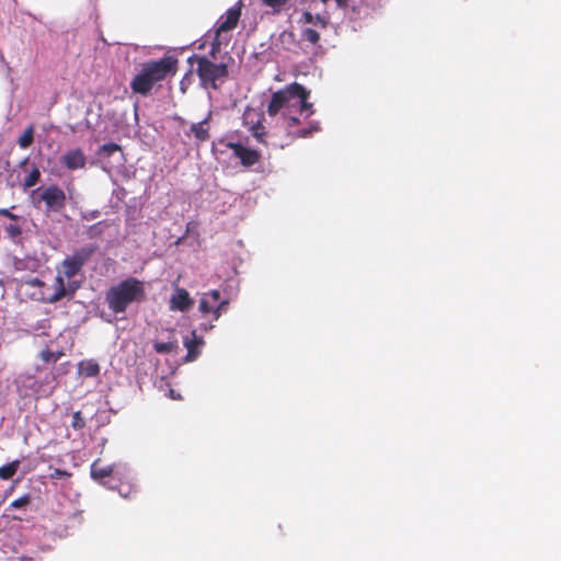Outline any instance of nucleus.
I'll return each instance as SVG.
<instances>
[{"label": "nucleus", "mask_w": 561, "mask_h": 561, "mask_svg": "<svg viewBox=\"0 0 561 561\" xmlns=\"http://www.w3.org/2000/svg\"><path fill=\"white\" fill-rule=\"evenodd\" d=\"M309 93L305 88L298 83H293L275 92L267 106V114L277 123H280L282 128L290 131V128L296 125L300 117H309L312 114V105L307 102Z\"/></svg>", "instance_id": "1"}, {"label": "nucleus", "mask_w": 561, "mask_h": 561, "mask_svg": "<svg viewBox=\"0 0 561 561\" xmlns=\"http://www.w3.org/2000/svg\"><path fill=\"white\" fill-rule=\"evenodd\" d=\"M144 297L145 287L142 282L130 277L107 291L106 302L115 313H123L130 304L140 301Z\"/></svg>", "instance_id": "2"}, {"label": "nucleus", "mask_w": 561, "mask_h": 561, "mask_svg": "<svg viewBox=\"0 0 561 561\" xmlns=\"http://www.w3.org/2000/svg\"><path fill=\"white\" fill-rule=\"evenodd\" d=\"M241 15L239 4L230 8L216 23L215 36L211 43L210 55L216 59L222 46H227L231 39L230 32L237 26Z\"/></svg>", "instance_id": "3"}, {"label": "nucleus", "mask_w": 561, "mask_h": 561, "mask_svg": "<svg viewBox=\"0 0 561 561\" xmlns=\"http://www.w3.org/2000/svg\"><path fill=\"white\" fill-rule=\"evenodd\" d=\"M190 61L197 64L196 72L201 84L204 88L217 89L228 76L227 65L225 62L216 64L203 56H193Z\"/></svg>", "instance_id": "4"}, {"label": "nucleus", "mask_w": 561, "mask_h": 561, "mask_svg": "<svg viewBox=\"0 0 561 561\" xmlns=\"http://www.w3.org/2000/svg\"><path fill=\"white\" fill-rule=\"evenodd\" d=\"M297 23L301 28V38L316 45L320 41V32L327 28L329 19L319 13L313 14L306 10L301 12Z\"/></svg>", "instance_id": "5"}, {"label": "nucleus", "mask_w": 561, "mask_h": 561, "mask_svg": "<svg viewBox=\"0 0 561 561\" xmlns=\"http://www.w3.org/2000/svg\"><path fill=\"white\" fill-rule=\"evenodd\" d=\"M264 114L257 108L248 107L243 113V124L249 128L252 136L262 144H267L266 137L271 134L276 135L277 131L266 130V126L263 124Z\"/></svg>", "instance_id": "6"}, {"label": "nucleus", "mask_w": 561, "mask_h": 561, "mask_svg": "<svg viewBox=\"0 0 561 561\" xmlns=\"http://www.w3.org/2000/svg\"><path fill=\"white\" fill-rule=\"evenodd\" d=\"M39 196L46 205L47 211H59L65 207L66 194L57 185H50L39 193V190H35L32 193V197Z\"/></svg>", "instance_id": "7"}, {"label": "nucleus", "mask_w": 561, "mask_h": 561, "mask_svg": "<svg viewBox=\"0 0 561 561\" xmlns=\"http://www.w3.org/2000/svg\"><path fill=\"white\" fill-rule=\"evenodd\" d=\"M54 375L48 374L42 380H36L32 377H20L18 379L19 386L27 388L31 392L25 391L24 394L33 393L42 397L49 396L54 390Z\"/></svg>", "instance_id": "8"}, {"label": "nucleus", "mask_w": 561, "mask_h": 561, "mask_svg": "<svg viewBox=\"0 0 561 561\" xmlns=\"http://www.w3.org/2000/svg\"><path fill=\"white\" fill-rule=\"evenodd\" d=\"M176 60L172 57H164L158 61L144 65L142 71L156 83L163 80L168 73L175 69Z\"/></svg>", "instance_id": "9"}, {"label": "nucleus", "mask_w": 561, "mask_h": 561, "mask_svg": "<svg viewBox=\"0 0 561 561\" xmlns=\"http://www.w3.org/2000/svg\"><path fill=\"white\" fill-rule=\"evenodd\" d=\"M61 274H58L51 285V295L48 297L49 302H56L66 296H71L78 288L79 284L76 280H68L65 283Z\"/></svg>", "instance_id": "10"}, {"label": "nucleus", "mask_w": 561, "mask_h": 561, "mask_svg": "<svg viewBox=\"0 0 561 561\" xmlns=\"http://www.w3.org/2000/svg\"><path fill=\"white\" fill-rule=\"evenodd\" d=\"M193 304L194 301L185 288L174 286L173 293L169 299V308L171 311L186 312L192 308Z\"/></svg>", "instance_id": "11"}, {"label": "nucleus", "mask_w": 561, "mask_h": 561, "mask_svg": "<svg viewBox=\"0 0 561 561\" xmlns=\"http://www.w3.org/2000/svg\"><path fill=\"white\" fill-rule=\"evenodd\" d=\"M60 162L68 170H79L83 169L87 163V157L83 151L79 148L68 150L60 157Z\"/></svg>", "instance_id": "12"}, {"label": "nucleus", "mask_w": 561, "mask_h": 561, "mask_svg": "<svg viewBox=\"0 0 561 561\" xmlns=\"http://www.w3.org/2000/svg\"><path fill=\"white\" fill-rule=\"evenodd\" d=\"M220 298V293L217 289L209 290L201 295L198 310L205 316L211 313L214 316L215 307Z\"/></svg>", "instance_id": "13"}, {"label": "nucleus", "mask_w": 561, "mask_h": 561, "mask_svg": "<svg viewBox=\"0 0 561 561\" xmlns=\"http://www.w3.org/2000/svg\"><path fill=\"white\" fill-rule=\"evenodd\" d=\"M233 154L238 157L242 164L251 167L259 161L260 154L256 150L249 149L240 144L230 145Z\"/></svg>", "instance_id": "14"}, {"label": "nucleus", "mask_w": 561, "mask_h": 561, "mask_svg": "<svg viewBox=\"0 0 561 561\" xmlns=\"http://www.w3.org/2000/svg\"><path fill=\"white\" fill-rule=\"evenodd\" d=\"M204 345V340L196 335L195 331H192L188 336L184 337V346L187 348L186 362H193L197 358L199 351L198 348Z\"/></svg>", "instance_id": "15"}, {"label": "nucleus", "mask_w": 561, "mask_h": 561, "mask_svg": "<svg viewBox=\"0 0 561 561\" xmlns=\"http://www.w3.org/2000/svg\"><path fill=\"white\" fill-rule=\"evenodd\" d=\"M154 82L142 70L133 79L131 89L136 93L147 94Z\"/></svg>", "instance_id": "16"}, {"label": "nucleus", "mask_w": 561, "mask_h": 561, "mask_svg": "<svg viewBox=\"0 0 561 561\" xmlns=\"http://www.w3.org/2000/svg\"><path fill=\"white\" fill-rule=\"evenodd\" d=\"M98 247L94 244H88L84 245L73 252L72 255H70L80 266H83L84 263H87L90 257L94 254Z\"/></svg>", "instance_id": "17"}, {"label": "nucleus", "mask_w": 561, "mask_h": 561, "mask_svg": "<svg viewBox=\"0 0 561 561\" xmlns=\"http://www.w3.org/2000/svg\"><path fill=\"white\" fill-rule=\"evenodd\" d=\"M81 267L71 256H68L62 261V271L59 274L71 280L80 272Z\"/></svg>", "instance_id": "18"}, {"label": "nucleus", "mask_w": 561, "mask_h": 561, "mask_svg": "<svg viewBox=\"0 0 561 561\" xmlns=\"http://www.w3.org/2000/svg\"><path fill=\"white\" fill-rule=\"evenodd\" d=\"M112 471L113 467L111 465H104L101 460H95L91 465V476L95 480L108 477Z\"/></svg>", "instance_id": "19"}, {"label": "nucleus", "mask_w": 561, "mask_h": 561, "mask_svg": "<svg viewBox=\"0 0 561 561\" xmlns=\"http://www.w3.org/2000/svg\"><path fill=\"white\" fill-rule=\"evenodd\" d=\"M100 154L102 157L103 156L112 157L114 162L118 163L119 165L123 164V160H124L123 152H122L119 146H117L116 144L104 145L101 148Z\"/></svg>", "instance_id": "20"}, {"label": "nucleus", "mask_w": 561, "mask_h": 561, "mask_svg": "<svg viewBox=\"0 0 561 561\" xmlns=\"http://www.w3.org/2000/svg\"><path fill=\"white\" fill-rule=\"evenodd\" d=\"M191 131L196 139L201 140V141L207 140L209 137L207 119H204L202 122L193 124L191 126Z\"/></svg>", "instance_id": "21"}, {"label": "nucleus", "mask_w": 561, "mask_h": 561, "mask_svg": "<svg viewBox=\"0 0 561 561\" xmlns=\"http://www.w3.org/2000/svg\"><path fill=\"white\" fill-rule=\"evenodd\" d=\"M81 375L87 377H94L100 373V366L93 360L81 362L79 365Z\"/></svg>", "instance_id": "22"}, {"label": "nucleus", "mask_w": 561, "mask_h": 561, "mask_svg": "<svg viewBox=\"0 0 561 561\" xmlns=\"http://www.w3.org/2000/svg\"><path fill=\"white\" fill-rule=\"evenodd\" d=\"M19 467H20L19 460H14L5 466H2L0 468V479H3V480L12 479L13 476L16 473Z\"/></svg>", "instance_id": "23"}, {"label": "nucleus", "mask_w": 561, "mask_h": 561, "mask_svg": "<svg viewBox=\"0 0 561 561\" xmlns=\"http://www.w3.org/2000/svg\"><path fill=\"white\" fill-rule=\"evenodd\" d=\"M34 130L33 127H28L24 130L22 136L19 138V145L21 148H27L33 142Z\"/></svg>", "instance_id": "24"}, {"label": "nucleus", "mask_w": 561, "mask_h": 561, "mask_svg": "<svg viewBox=\"0 0 561 561\" xmlns=\"http://www.w3.org/2000/svg\"><path fill=\"white\" fill-rule=\"evenodd\" d=\"M153 347L157 353L168 354L174 351V348L176 347V342H157L154 343Z\"/></svg>", "instance_id": "25"}, {"label": "nucleus", "mask_w": 561, "mask_h": 561, "mask_svg": "<svg viewBox=\"0 0 561 561\" xmlns=\"http://www.w3.org/2000/svg\"><path fill=\"white\" fill-rule=\"evenodd\" d=\"M39 176H41V172L37 168H34L30 174L26 176L25 181H24V186L26 188L28 187H33L39 180Z\"/></svg>", "instance_id": "26"}, {"label": "nucleus", "mask_w": 561, "mask_h": 561, "mask_svg": "<svg viewBox=\"0 0 561 561\" xmlns=\"http://www.w3.org/2000/svg\"><path fill=\"white\" fill-rule=\"evenodd\" d=\"M229 301L227 299H220L218 300L216 307H215V311H214V320L217 321L222 312H225L227 310V306H228Z\"/></svg>", "instance_id": "27"}, {"label": "nucleus", "mask_w": 561, "mask_h": 561, "mask_svg": "<svg viewBox=\"0 0 561 561\" xmlns=\"http://www.w3.org/2000/svg\"><path fill=\"white\" fill-rule=\"evenodd\" d=\"M71 426L76 430V431H80L82 430L84 426H85V421L84 419L82 417L81 415V412L80 411H77L72 414V422H71Z\"/></svg>", "instance_id": "28"}, {"label": "nucleus", "mask_w": 561, "mask_h": 561, "mask_svg": "<svg viewBox=\"0 0 561 561\" xmlns=\"http://www.w3.org/2000/svg\"><path fill=\"white\" fill-rule=\"evenodd\" d=\"M336 5L343 10H351L356 12L357 5L355 0H335Z\"/></svg>", "instance_id": "29"}, {"label": "nucleus", "mask_w": 561, "mask_h": 561, "mask_svg": "<svg viewBox=\"0 0 561 561\" xmlns=\"http://www.w3.org/2000/svg\"><path fill=\"white\" fill-rule=\"evenodd\" d=\"M289 0H262V2L274 9L275 11H279L282 8H284Z\"/></svg>", "instance_id": "30"}, {"label": "nucleus", "mask_w": 561, "mask_h": 561, "mask_svg": "<svg viewBox=\"0 0 561 561\" xmlns=\"http://www.w3.org/2000/svg\"><path fill=\"white\" fill-rule=\"evenodd\" d=\"M5 231L10 238L14 239L21 234V228L18 225L10 224L5 227Z\"/></svg>", "instance_id": "31"}, {"label": "nucleus", "mask_w": 561, "mask_h": 561, "mask_svg": "<svg viewBox=\"0 0 561 561\" xmlns=\"http://www.w3.org/2000/svg\"><path fill=\"white\" fill-rule=\"evenodd\" d=\"M318 130H319L318 124H311L308 129H301L297 133V135L299 137H308L309 135H311L312 133L318 131Z\"/></svg>", "instance_id": "32"}, {"label": "nucleus", "mask_w": 561, "mask_h": 561, "mask_svg": "<svg viewBox=\"0 0 561 561\" xmlns=\"http://www.w3.org/2000/svg\"><path fill=\"white\" fill-rule=\"evenodd\" d=\"M30 502V497L27 494H24L23 496H21L20 499L15 500L12 502L11 506L13 507H22V506H25L27 505Z\"/></svg>", "instance_id": "33"}, {"label": "nucleus", "mask_w": 561, "mask_h": 561, "mask_svg": "<svg viewBox=\"0 0 561 561\" xmlns=\"http://www.w3.org/2000/svg\"><path fill=\"white\" fill-rule=\"evenodd\" d=\"M101 226H102V222H99V224H95V225L91 226L90 229H89V234L91 237H93V236H96V234L101 233L102 232Z\"/></svg>", "instance_id": "34"}, {"label": "nucleus", "mask_w": 561, "mask_h": 561, "mask_svg": "<svg viewBox=\"0 0 561 561\" xmlns=\"http://www.w3.org/2000/svg\"><path fill=\"white\" fill-rule=\"evenodd\" d=\"M41 356H42V358H43L45 362H50V360L56 362V359H57V358H56V356H55V354H54V353H51V352H49V351H44V352H42Z\"/></svg>", "instance_id": "35"}, {"label": "nucleus", "mask_w": 561, "mask_h": 561, "mask_svg": "<svg viewBox=\"0 0 561 561\" xmlns=\"http://www.w3.org/2000/svg\"><path fill=\"white\" fill-rule=\"evenodd\" d=\"M99 215H100V213L98 210H94L89 214H84L83 218L84 219H93V218H96Z\"/></svg>", "instance_id": "36"}, {"label": "nucleus", "mask_w": 561, "mask_h": 561, "mask_svg": "<svg viewBox=\"0 0 561 561\" xmlns=\"http://www.w3.org/2000/svg\"><path fill=\"white\" fill-rule=\"evenodd\" d=\"M280 39H282V42L290 41V39H293V34L284 32L280 34Z\"/></svg>", "instance_id": "37"}, {"label": "nucleus", "mask_w": 561, "mask_h": 561, "mask_svg": "<svg viewBox=\"0 0 561 561\" xmlns=\"http://www.w3.org/2000/svg\"><path fill=\"white\" fill-rule=\"evenodd\" d=\"M113 165H111L108 162L103 161V170L107 172L108 174L112 173Z\"/></svg>", "instance_id": "38"}, {"label": "nucleus", "mask_w": 561, "mask_h": 561, "mask_svg": "<svg viewBox=\"0 0 561 561\" xmlns=\"http://www.w3.org/2000/svg\"><path fill=\"white\" fill-rule=\"evenodd\" d=\"M0 215H3V216H7V217H10L12 219L15 218V216L13 214H11L8 209H0Z\"/></svg>", "instance_id": "39"}, {"label": "nucleus", "mask_w": 561, "mask_h": 561, "mask_svg": "<svg viewBox=\"0 0 561 561\" xmlns=\"http://www.w3.org/2000/svg\"><path fill=\"white\" fill-rule=\"evenodd\" d=\"M214 328L213 324H201V329L203 331H208V330H211Z\"/></svg>", "instance_id": "40"}, {"label": "nucleus", "mask_w": 561, "mask_h": 561, "mask_svg": "<svg viewBox=\"0 0 561 561\" xmlns=\"http://www.w3.org/2000/svg\"><path fill=\"white\" fill-rule=\"evenodd\" d=\"M170 397H171L172 399H179V398H180V396H179V394H175L174 390H172V389H170Z\"/></svg>", "instance_id": "41"}, {"label": "nucleus", "mask_w": 561, "mask_h": 561, "mask_svg": "<svg viewBox=\"0 0 561 561\" xmlns=\"http://www.w3.org/2000/svg\"><path fill=\"white\" fill-rule=\"evenodd\" d=\"M64 474H65L64 472L56 471V476H64Z\"/></svg>", "instance_id": "42"}]
</instances>
